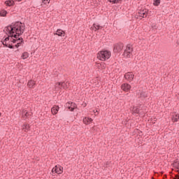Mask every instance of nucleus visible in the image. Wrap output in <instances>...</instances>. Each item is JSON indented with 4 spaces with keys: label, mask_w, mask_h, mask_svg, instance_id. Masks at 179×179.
Here are the masks:
<instances>
[{
    "label": "nucleus",
    "mask_w": 179,
    "mask_h": 179,
    "mask_svg": "<svg viewBox=\"0 0 179 179\" xmlns=\"http://www.w3.org/2000/svg\"><path fill=\"white\" fill-rule=\"evenodd\" d=\"M26 26L20 22H13L4 29V31L7 34V37H3L2 41L3 45L8 48H19L23 45V38L20 37L23 33Z\"/></svg>",
    "instance_id": "f257e3e1"
},
{
    "label": "nucleus",
    "mask_w": 179,
    "mask_h": 179,
    "mask_svg": "<svg viewBox=\"0 0 179 179\" xmlns=\"http://www.w3.org/2000/svg\"><path fill=\"white\" fill-rule=\"evenodd\" d=\"M111 57V52L108 50H102L99 52L97 55L98 59L100 61H107Z\"/></svg>",
    "instance_id": "f03ea898"
},
{
    "label": "nucleus",
    "mask_w": 179,
    "mask_h": 179,
    "mask_svg": "<svg viewBox=\"0 0 179 179\" xmlns=\"http://www.w3.org/2000/svg\"><path fill=\"white\" fill-rule=\"evenodd\" d=\"M133 52L134 48L132 47V45L128 44L124 51L123 56H124L125 58H131V57H133L134 55Z\"/></svg>",
    "instance_id": "7ed1b4c3"
},
{
    "label": "nucleus",
    "mask_w": 179,
    "mask_h": 179,
    "mask_svg": "<svg viewBox=\"0 0 179 179\" xmlns=\"http://www.w3.org/2000/svg\"><path fill=\"white\" fill-rule=\"evenodd\" d=\"M138 13L140 17H148L149 10L145 8H141V9L138 10Z\"/></svg>",
    "instance_id": "20e7f679"
},
{
    "label": "nucleus",
    "mask_w": 179,
    "mask_h": 179,
    "mask_svg": "<svg viewBox=\"0 0 179 179\" xmlns=\"http://www.w3.org/2000/svg\"><path fill=\"white\" fill-rule=\"evenodd\" d=\"M124 49V43H117L114 45L113 51L114 52H121Z\"/></svg>",
    "instance_id": "39448f33"
},
{
    "label": "nucleus",
    "mask_w": 179,
    "mask_h": 179,
    "mask_svg": "<svg viewBox=\"0 0 179 179\" xmlns=\"http://www.w3.org/2000/svg\"><path fill=\"white\" fill-rule=\"evenodd\" d=\"M63 170L64 168H62V166L56 165L55 167L52 169V173H56V174H62Z\"/></svg>",
    "instance_id": "423d86ee"
},
{
    "label": "nucleus",
    "mask_w": 179,
    "mask_h": 179,
    "mask_svg": "<svg viewBox=\"0 0 179 179\" xmlns=\"http://www.w3.org/2000/svg\"><path fill=\"white\" fill-rule=\"evenodd\" d=\"M134 73L132 72H128L124 74V78L127 82H132L134 80Z\"/></svg>",
    "instance_id": "0eeeda50"
},
{
    "label": "nucleus",
    "mask_w": 179,
    "mask_h": 179,
    "mask_svg": "<svg viewBox=\"0 0 179 179\" xmlns=\"http://www.w3.org/2000/svg\"><path fill=\"white\" fill-rule=\"evenodd\" d=\"M121 89L123 92H129L131 90V85L128 83H124L121 85Z\"/></svg>",
    "instance_id": "6e6552de"
},
{
    "label": "nucleus",
    "mask_w": 179,
    "mask_h": 179,
    "mask_svg": "<svg viewBox=\"0 0 179 179\" xmlns=\"http://www.w3.org/2000/svg\"><path fill=\"white\" fill-rule=\"evenodd\" d=\"M55 34H56V36H59V37L65 36V32L61 29H58Z\"/></svg>",
    "instance_id": "1a4fd4ad"
},
{
    "label": "nucleus",
    "mask_w": 179,
    "mask_h": 179,
    "mask_svg": "<svg viewBox=\"0 0 179 179\" xmlns=\"http://www.w3.org/2000/svg\"><path fill=\"white\" fill-rule=\"evenodd\" d=\"M27 86L29 89H34V87H36V83L34 80H30L28 81Z\"/></svg>",
    "instance_id": "9d476101"
},
{
    "label": "nucleus",
    "mask_w": 179,
    "mask_h": 179,
    "mask_svg": "<svg viewBox=\"0 0 179 179\" xmlns=\"http://www.w3.org/2000/svg\"><path fill=\"white\" fill-rule=\"evenodd\" d=\"M59 110V106H53L51 109L52 114H53V115H55V114H57Z\"/></svg>",
    "instance_id": "9b49d317"
},
{
    "label": "nucleus",
    "mask_w": 179,
    "mask_h": 179,
    "mask_svg": "<svg viewBox=\"0 0 179 179\" xmlns=\"http://www.w3.org/2000/svg\"><path fill=\"white\" fill-rule=\"evenodd\" d=\"M100 29H103V27L100 26L98 23L93 24L92 30H94V31H97V30H100Z\"/></svg>",
    "instance_id": "f8f14e48"
},
{
    "label": "nucleus",
    "mask_w": 179,
    "mask_h": 179,
    "mask_svg": "<svg viewBox=\"0 0 179 179\" xmlns=\"http://www.w3.org/2000/svg\"><path fill=\"white\" fill-rule=\"evenodd\" d=\"M179 120V114L178 113H173L172 116V121L173 122H178Z\"/></svg>",
    "instance_id": "ddd939ff"
},
{
    "label": "nucleus",
    "mask_w": 179,
    "mask_h": 179,
    "mask_svg": "<svg viewBox=\"0 0 179 179\" xmlns=\"http://www.w3.org/2000/svg\"><path fill=\"white\" fill-rule=\"evenodd\" d=\"M60 85H61L62 89L66 90V89H69V83H68V82H63V83H61Z\"/></svg>",
    "instance_id": "4468645a"
},
{
    "label": "nucleus",
    "mask_w": 179,
    "mask_h": 179,
    "mask_svg": "<svg viewBox=\"0 0 179 179\" xmlns=\"http://www.w3.org/2000/svg\"><path fill=\"white\" fill-rule=\"evenodd\" d=\"M138 97L140 99H146V97H148V93L146 92L142 91L140 92V94H138Z\"/></svg>",
    "instance_id": "2eb2a0df"
},
{
    "label": "nucleus",
    "mask_w": 179,
    "mask_h": 179,
    "mask_svg": "<svg viewBox=\"0 0 179 179\" xmlns=\"http://www.w3.org/2000/svg\"><path fill=\"white\" fill-rule=\"evenodd\" d=\"M6 6H13L15 5V1L13 0H7L5 1Z\"/></svg>",
    "instance_id": "dca6fc26"
},
{
    "label": "nucleus",
    "mask_w": 179,
    "mask_h": 179,
    "mask_svg": "<svg viewBox=\"0 0 179 179\" xmlns=\"http://www.w3.org/2000/svg\"><path fill=\"white\" fill-rule=\"evenodd\" d=\"M92 121H93V119L90 117H85L83 119L84 124H86L87 125L88 124H90V122H92Z\"/></svg>",
    "instance_id": "f3484780"
},
{
    "label": "nucleus",
    "mask_w": 179,
    "mask_h": 179,
    "mask_svg": "<svg viewBox=\"0 0 179 179\" xmlns=\"http://www.w3.org/2000/svg\"><path fill=\"white\" fill-rule=\"evenodd\" d=\"M29 115H30V113H28L27 110H23L22 117L24 120H26V118H28Z\"/></svg>",
    "instance_id": "a211bd4d"
},
{
    "label": "nucleus",
    "mask_w": 179,
    "mask_h": 179,
    "mask_svg": "<svg viewBox=\"0 0 179 179\" xmlns=\"http://www.w3.org/2000/svg\"><path fill=\"white\" fill-rule=\"evenodd\" d=\"M21 58L22 59H27V58H29V52H24L21 56Z\"/></svg>",
    "instance_id": "6ab92c4d"
},
{
    "label": "nucleus",
    "mask_w": 179,
    "mask_h": 179,
    "mask_svg": "<svg viewBox=\"0 0 179 179\" xmlns=\"http://www.w3.org/2000/svg\"><path fill=\"white\" fill-rule=\"evenodd\" d=\"M76 107H78V106H76V103L71 102L70 111H73L75 108H76Z\"/></svg>",
    "instance_id": "aec40b11"
},
{
    "label": "nucleus",
    "mask_w": 179,
    "mask_h": 179,
    "mask_svg": "<svg viewBox=\"0 0 179 179\" xmlns=\"http://www.w3.org/2000/svg\"><path fill=\"white\" fill-rule=\"evenodd\" d=\"M173 164V167H175V169H177V171H179V161H175Z\"/></svg>",
    "instance_id": "412c9836"
},
{
    "label": "nucleus",
    "mask_w": 179,
    "mask_h": 179,
    "mask_svg": "<svg viewBox=\"0 0 179 179\" xmlns=\"http://www.w3.org/2000/svg\"><path fill=\"white\" fill-rule=\"evenodd\" d=\"M55 90H59V89H62V87H61V83H57L55 85Z\"/></svg>",
    "instance_id": "4be33fe9"
},
{
    "label": "nucleus",
    "mask_w": 179,
    "mask_h": 179,
    "mask_svg": "<svg viewBox=\"0 0 179 179\" xmlns=\"http://www.w3.org/2000/svg\"><path fill=\"white\" fill-rule=\"evenodd\" d=\"M6 15H8V11H6L5 10H1L0 11V16L5 17V16H6Z\"/></svg>",
    "instance_id": "5701e85b"
},
{
    "label": "nucleus",
    "mask_w": 179,
    "mask_h": 179,
    "mask_svg": "<svg viewBox=\"0 0 179 179\" xmlns=\"http://www.w3.org/2000/svg\"><path fill=\"white\" fill-rule=\"evenodd\" d=\"M22 129H24L25 132H27V131H29V129H30V125L29 124H24V126L22 127Z\"/></svg>",
    "instance_id": "b1692460"
},
{
    "label": "nucleus",
    "mask_w": 179,
    "mask_h": 179,
    "mask_svg": "<svg viewBox=\"0 0 179 179\" xmlns=\"http://www.w3.org/2000/svg\"><path fill=\"white\" fill-rule=\"evenodd\" d=\"M133 114H139V108L138 107L134 106L133 108Z\"/></svg>",
    "instance_id": "393cba45"
},
{
    "label": "nucleus",
    "mask_w": 179,
    "mask_h": 179,
    "mask_svg": "<svg viewBox=\"0 0 179 179\" xmlns=\"http://www.w3.org/2000/svg\"><path fill=\"white\" fill-rule=\"evenodd\" d=\"M160 5V0H154V6H159Z\"/></svg>",
    "instance_id": "a878e982"
},
{
    "label": "nucleus",
    "mask_w": 179,
    "mask_h": 179,
    "mask_svg": "<svg viewBox=\"0 0 179 179\" xmlns=\"http://www.w3.org/2000/svg\"><path fill=\"white\" fill-rule=\"evenodd\" d=\"M71 102L66 103L65 105L66 108H69L71 110Z\"/></svg>",
    "instance_id": "bb28decb"
},
{
    "label": "nucleus",
    "mask_w": 179,
    "mask_h": 179,
    "mask_svg": "<svg viewBox=\"0 0 179 179\" xmlns=\"http://www.w3.org/2000/svg\"><path fill=\"white\" fill-rule=\"evenodd\" d=\"M109 2H112L113 3H118V2H120V1L121 0H108Z\"/></svg>",
    "instance_id": "cd10ccee"
},
{
    "label": "nucleus",
    "mask_w": 179,
    "mask_h": 179,
    "mask_svg": "<svg viewBox=\"0 0 179 179\" xmlns=\"http://www.w3.org/2000/svg\"><path fill=\"white\" fill-rule=\"evenodd\" d=\"M43 3L47 5V3H50V0H42Z\"/></svg>",
    "instance_id": "c85d7f7f"
},
{
    "label": "nucleus",
    "mask_w": 179,
    "mask_h": 179,
    "mask_svg": "<svg viewBox=\"0 0 179 179\" xmlns=\"http://www.w3.org/2000/svg\"><path fill=\"white\" fill-rule=\"evenodd\" d=\"M176 179H179V172H178V175H176Z\"/></svg>",
    "instance_id": "c756f323"
},
{
    "label": "nucleus",
    "mask_w": 179,
    "mask_h": 179,
    "mask_svg": "<svg viewBox=\"0 0 179 179\" xmlns=\"http://www.w3.org/2000/svg\"><path fill=\"white\" fill-rule=\"evenodd\" d=\"M15 52L16 53L19 52V50H15Z\"/></svg>",
    "instance_id": "7c9ffc66"
},
{
    "label": "nucleus",
    "mask_w": 179,
    "mask_h": 179,
    "mask_svg": "<svg viewBox=\"0 0 179 179\" xmlns=\"http://www.w3.org/2000/svg\"><path fill=\"white\" fill-rule=\"evenodd\" d=\"M94 114H96V113H97V110H94Z\"/></svg>",
    "instance_id": "2f4dec72"
},
{
    "label": "nucleus",
    "mask_w": 179,
    "mask_h": 179,
    "mask_svg": "<svg viewBox=\"0 0 179 179\" xmlns=\"http://www.w3.org/2000/svg\"><path fill=\"white\" fill-rule=\"evenodd\" d=\"M177 44H178V45H179V41H177Z\"/></svg>",
    "instance_id": "473e14b6"
},
{
    "label": "nucleus",
    "mask_w": 179,
    "mask_h": 179,
    "mask_svg": "<svg viewBox=\"0 0 179 179\" xmlns=\"http://www.w3.org/2000/svg\"><path fill=\"white\" fill-rule=\"evenodd\" d=\"M17 1H18V2H20V1H22V0H17Z\"/></svg>",
    "instance_id": "72a5a7b5"
},
{
    "label": "nucleus",
    "mask_w": 179,
    "mask_h": 179,
    "mask_svg": "<svg viewBox=\"0 0 179 179\" xmlns=\"http://www.w3.org/2000/svg\"><path fill=\"white\" fill-rule=\"evenodd\" d=\"M0 117H1V113H0Z\"/></svg>",
    "instance_id": "f704fd0d"
}]
</instances>
